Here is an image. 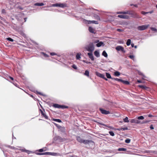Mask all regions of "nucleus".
<instances>
[{"label": "nucleus", "mask_w": 157, "mask_h": 157, "mask_svg": "<svg viewBox=\"0 0 157 157\" xmlns=\"http://www.w3.org/2000/svg\"><path fill=\"white\" fill-rule=\"evenodd\" d=\"M51 6L59 7L62 8H64L66 6V5L65 4L57 3L51 5Z\"/></svg>", "instance_id": "f257e3e1"}, {"label": "nucleus", "mask_w": 157, "mask_h": 157, "mask_svg": "<svg viewBox=\"0 0 157 157\" xmlns=\"http://www.w3.org/2000/svg\"><path fill=\"white\" fill-rule=\"evenodd\" d=\"M86 49L88 51H93L94 50V45L93 43H90L87 46Z\"/></svg>", "instance_id": "f03ea898"}, {"label": "nucleus", "mask_w": 157, "mask_h": 157, "mask_svg": "<svg viewBox=\"0 0 157 157\" xmlns=\"http://www.w3.org/2000/svg\"><path fill=\"white\" fill-rule=\"evenodd\" d=\"M149 26V25H142L138 26L137 29L139 30H143L147 29Z\"/></svg>", "instance_id": "7ed1b4c3"}, {"label": "nucleus", "mask_w": 157, "mask_h": 157, "mask_svg": "<svg viewBox=\"0 0 157 157\" xmlns=\"http://www.w3.org/2000/svg\"><path fill=\"white\" fill-rule=\"evenodd\" d=\"M53 106L54 108H57L58 109H64L68 108L67 106L63 105H60L57 104H54L53 105Z\"/></svg>", "instance_id": "20e7f679"}, {"label": "nucleus", "mask_w": 157, "mask_h": 157, "mask_svg": "<svg viewBox=\"0 0 157 157\" xmlns=\"http://www.w3.org/2000/svg\"><path fill=\"white\" fill-rule=\"evenodd\" d=\"M131 17L135 18H141V17L136 13L134 12H132V13H131Z\"/></svg>", "instance_id": "39448f33"}, {"label": "nucleus", "mask_w": 157, "mask_h": 157, "mask_svg": "<svg viewBox=\"0 0 157 157\" xmlns=\"http://www.w3.org/2000/svg\"><path fill=\"white\" fill-rule=\"evenodd\" d=\"M116 49L118 51H121L124 53H125V51L124 50L123 47L121 46H118L116 48Z\"/></svg>", "instance_id": "423d86ee"}, {"label": "nucleus", "mask_w": 157, "mask_h": 157, "mask_svg": "<svg viewBox=\"0 0 157 157\" xmlns=\"http://www.w3.org/2000/svg\"><path fill=\"white\" fill-rule=\"evenodd\" d=\"M99 110L102 114L106 115L110 113L109 111L106 110L102 108H100Z\"/></svg>", "instance_id": "0eeeda50"}, {"label": "nucleus", "mask_w": 157, "mask_h": 157, "mask_svg": "<svg viewBox=\"0 0 157 157\" xmlns=\"http://www.w3.org/2000/svg\"><path fill=\"white\" fill-rule=\"evenodd\" d=\"M82 143H83L85 144H88L89 143L94 144V142L91 140H83Z\"/></svg>", "instance_id": "6e6552de"}, {"label": "nucleus", "mask_w": 157, "mask_h": 157, "mask_svg": "<svg viewBox=\"0 0 157 157\" xmlns=\"http://www.w3.org/2000/svg\"><path fill=\"white\" fill-rule=\"evenodd\" d=\"M117 17H118L123 19H128L129 18V16L126 15H119Z\"/></svg>", "instance_id": "1a4fd4ad"}, {"label": "nucleus", "mask_w": 157, "mask_h": 157, "mask_svg": "<svg viewBox=\"0 0 157 157\" xmlns=\"http://www.w3.org/2000/svg\"><path fill=\"white\" fill-rule=\"evenodd\" d=\"M96 75L97 76L102 78H104L105 75L104 74H101L98 72H96Z\"/></svg>", "instance_id": "9d476101"}, {"label": "nucleus", "mask_w": 157, "mask_h": 157, "mask_svg": "<svg viewBox=\"0 0 157 157\" xmlns=\"http://www.w3.org/2000/svg\"><path fill=\"white\" fill-rule=\"evenodd\" d=\"M88 55L90 59L92 60H94V56L93 55V54L92 53H88Z\"/></svg>", "instance_id": "9b49d317"}, {"label": "nucleus", "mask_w": 157, "mask_h": 157, "mask_svg": "<svg viewBox=\"0 0 157 157\" xmlns=\"http://www.w3.org/2000/svg\"><path fill=\"white\" fill-rule=\"evenodd\" d=\"M76 140L78 141L80 143H82L83 140L79 136H77L76 137Z\"/></svg>", "instance_id": "f8f14e48"}, {"label": "nucleus", "mask_w": 157, "mask_h": 157, "mask_svg": "<svg viewBox=\"0 0 157 157\" xmlns=\"http://www.w3.org/2000/svg\"><path fill=\"white\" fill-rule=\"evenodd\" d=\"M88 24H91V23H93V24H98V22L97 21H88Z\"/></svg>", "instance_id": "ddd939ff"}, {"label": "nucleus", "mask_w": 157, "mask_h": 157, "mask_svg": "<svg viewBox=\"0 0 157 157\" xmlns=\"http://www.w3.org/2000/svg\"><path fill=\"white\" fill-rule=\"evenodd\" d=\"M94 17L95 19L99 21L100 20V17L97 14H94Z\"/></svg>", "instance_id": "4468645a"}, {"label": "nucleus", "mask_w": 157, "mask_h": 157, "mask_svg": "<svg viewBox=\"0 0 157 157\" xmlns=\"http://www.w3.org/2000/svg\"><path fill=\"white\" fill-rule=\"evenodd\" d=\"M35 6H41L44 5L43 3H36L34 4Z\"/></svg>", "instance_id": "2eb2a0df"}, {"label": "nucleus", "mask_w": 157, "mask_h": 157, "mask_svg": "<svg viewBox=\"0 0 157 157\" xmlns=\"http://www.w3.org/2000/svg\"><path fill=\"white\" fill-rule=\"evenodd\" d=\"M81 54L80 53H78L77 54L76 56V58L77 59H80L81 58L80 56Z\"/></svg>", "instance_id": "dca6fc26"}, {"label": "nucleus", "mask_w": 157, "mask_h": 157, "mask_svg": "<svg viewBox=\"0 0 157 157\" xmlns=\"http://www.w3.org/2000/svg\"><path fill=\"white\" fill-rule=\"evenodd\" d=\"M40 110L42 115L45 118V119H47L48 118L47 116L44 114V112L41 110Z\"/></svg>", "instance_id": "f3484780"}, {"label": "nucleus", "mask_w": 157, "mask_h": 157, "mask_svg": "<svg viewBox=\"0 0 157 157\" xmlns=\"http://www.w3.org/2000/svg\"><path fill=\"white\" fill-rule=\"evenodd\" d=\"M94 54L97 57H99L100 56L99 52L97 51H95L94 52Z\"/></svg>", "instance_id": "a211bd4d"}, {"label": "nucleus", "mask_w": 157, "mask_h": 157, "mask_svg": "<svg viewBox=\"0 0 157 157\" xmlns=\"http://www.w3.org/2000/svg\"><path fill=\"white\" fill-rule=\"evenodd\" d=\"M121 82H123V83H124L125 84L128 85L129 84V82L127 81H125V80H122Z\"/></svg>", "instance_id": "6ab92c4d"}, {"label": "nucleus", "mask_w": 157, "mask_h": 157, "mask_svg": "<svg viewBox=\"0 0 157 157\" xmlns=\"http://www.w3.org/2000/svg\"><path fill=\"white\" fill-rule=\"evenodd\" d=\"M89 31L91 33H94V29L91 27H89Z\"/></svg>", "instance_id": "aec40b11"}, {"label": "nucleus", "mask_w": 157, "mask_h": 157, "mask_svg": "<svg viewBox=\"0 0 157 157\" xmlns=\"http://www.w3.org/2000/svg\"><path fill=\"white\" fill-rule=\"evenodd\" d=\"M102 55L105 56V57H107L108 55L105 51H104L102 53Z\"/></svg>", "instance_id": "412c9836"}, {"label": "nucleus", "mask_w": 157, "mask_h": 157, "mask_svg": "<svg viewBox=\"0 0 157 157\" xmlns=\"http://www.w3.org/2000/svg\"><path fill=\"white\" fill-rule=\"evenodd\" d=\"M126 149L124 148H120L118 149V151H126Z\"/></svg>", "instance_id": "4be33fe9"}, {"label": "nucleus", "mask_w": 157, "mask_h": 157, "mask_svg": "<svg viewBox=\"0 0 157 157\" xmlns=\"http://www.w3.org/2000/svg\"><path fill=\"white\" fill-rule=\"evenodd\" d=\"M114 75L116 76H118L120 75V73L117 71H115L114 73Z\"/></svg>", "instance_id": "5701e85b"}, {"label": "nucleus", "mask_w": 157, "mask_h": 157, "mask_svg": "<svg viewBox=\"0 0 157 157\" xmlns=\"http://www.w3.org/2000/svg\"><path fill=\"white\" fill-rule=\"evenodd\" d=\"M105 74H106V76L107 77V78H112V77L111 76V75L110 74H109L108 73L106 72Z\"/></svg>", "instance_id": "b1692460"}, {"label": "nucleus", "mask_w": 157, "mask_h": 157, "mask_svg": "<svg viewBox=\"0 0 157 157\" xmlns=\"http://www.w3.org/2000/svg\"><path fill=\"white\" fill-rule=\"evenodd\" d=\"M103 44V43L102 42H100L96 44V46L98 47H100Z\"/></svg>", "instance_id": "393cba45"}, {"label": "nucleus", "mask_w": 157, "mask_h": 157, "mask_svg": "<svg viewBox=\"0 0 157 157\" xmlns=\"http://www.w3.org/2000/svg\"><path fill=\"white\" fill-rule=\"evenodd\" d=\"M131 40L130 39H128L127 40V41L126 42V44L127 46H129L130 44H131Z\"/></svg>", "instance_id": "a878e982"}, {"label": "nucleus", "mask_w": 157, "mask_h": 157, "mask_svg": "<svg viewBox=\"0 0 157 157\" xmlns=\"http://www.w3.org/2000/svg\"><path fill=\"white\" fill-rule=\"evenodd\" d=\"M53 120L54 121L57 122H59V123H60V122H62L59 119H53Z\"/></svg>", "instance_id": "bb28decb"}, {"label": "nucleus", "mask_w": 157, "mask_h": 157, "mask_svg": "<svg viewBox=\"0 0 157 157\" xmlns=\"http://www.w3.org/2000/svg\"><path fill=\"white\" fill-rule=\"evenodd\" d=\"M124 121L125 122H128L129 121L128 120V118L127 117H126L123 119Z\"/></svg>", "instance_id": "cd10ccee"}, {"label": "nucleus", "mask_w": 157, "mask_h": 157, "mask_svg": "<svg viewBox=\"0 0 157 157\" xmlns=\"http://www.w3.org/2000/svg\"><path fill=\"white\" fill-rule=\"evenodd\" d=\"M89 72L87 70H86L85 71V73H84V75L87 76H89Z\"/></svg>", "instance_id": "c85d7f7f"}, {"label": "nucleus", "mask_w": 157, "mask_h": 157, "mask_svg": "<svg viewBox=\"0 0 157 157\" xmlns=\"http://www.w3.org/2000/svg\"><path fill=\"white\" fill-rule=\"evenodd\" d=\"M131 140L129 139H128L125 140V142L126 143H129L130 142Z\"/></svg>", "instance_id": "c756f323"}, {"label": "nucleus", "mask_w": 157, "mask_h": 157, "mask_svg": "<svg viewBox=\"0 0 157 157\" xmlns=\"http://www.w3.org/2000/svg\"><path fill=\"white\" fill-rule=\"evenodd\" d=\"M128 57L132 59L133 61L135 60L134 56L133 55H130Z\"/></svg>", "instance_id": "7c9ffc66"}, {"label": "nucleus", "mask_w": 157, "mask_h": 157, "mask_svg": "<svg viewBox=\"0 0 157 157\" xmlns=\"http://www.w3.org/2000/svg\"><path fill=\"white\" fill-rule=\"evenodd\" d=\"M136 119H132L130 120V122L131 123H135Z\"/></svg>", "instance_id": "2f4dec72"}, {"label": "nucleus", "mask_w": 157, "mask_h": 157, "mask_svg": "<svg viewBox=\"0 0 157 157\" xmlns=\"http://www.w3.org/2000/svg\"><path fill=\"white\" fill-rule=\"evenodd\" d=\"M6 39L7 40L11 41V42H13L14 41V40L13 39H12L10 37L7 38H6Z\"/></svg>", "instance_id": "473e14b6"}, {"label": "nucleus", "mask_w": 157, "mask_h": 157, "mask_svg": "<svg viewBox=\"0 0 157 157\" xmlns=\"http://www.w3.org/2000/svg\"><path fill=\"white\" fill-rule=\"evenodd\" d=\"M109 133L110 135L112 136H114L115 135L114 132L112 131H109Z\"/></svg>", "instance_id": "72a5a7b5"}, {"label": "nucleus", "mask_w": 157, "mask_h": 157, "mask_svg": "<svg viewBox=\"0 0 157 157\" xmlns=\"http://www.w3.org/2000/svg\"><path fill=\"white\" fill-rule=\"evenodd\" d=\"M137 119L139 120H143L144 119V117L143 116H140L138 117Z\"/></svg>", "instance_id": "f704fd0d"}, {"label": "nucleus", "mask_w": 157, "mask_h": 157, "mask_svg": "<svg viewBox=\"0 0 157 157\" xmlns=\"http://www.w3.org/2000/svg\"><path fill=\"white\" fill-rule=\"evenodd\" d=\"M20 34L25 37H26V34L23 32H21Z\"/></svg>", "instance_id": "c9c22d12"}, {"label": "nucleus", "mask_w": 157, "mask_h": 157, "mask_svg": "<svg viewBox=\"0 0 157 157\" xmlns=\"http://www.w3.org/2000/svg\"><path fill=\"white\" fill-rule=\"evenodd\" d=\"M151 30L153 31H154L155 32H156L157 31V29L155 28L151 27Z\"/></svg>", "instance_id": "e433bc0d"}, {"label": "nucleus", "mask_w": 157, "mask_h": 157, "mask_svg": "<svg viewBox=\"0 0 157 157\" xmlns=\"http://www.w3.org/2000/svg\"><path fill=\"white\" fill-rule=\"evenodd\" d=\"M117 31H118L119 32H120V33L122 32L123 31V30L121 29H117Z\"/></svg>", "instance_id": "4c0bfd02"}, {"label": "nucleus", "mask_w": 157, "mask_h": 157, "mask_svg": "<svg viewBox=\"0 0 157 157\" xmlns=\"http://www.w3.org/2000/svg\"><path fill=\"white\" fill-rule=\"evenodd\" d=\"M72 67L75 70H77V66L75 64H73L72 65Z\"/></svg>", "instance_id": "58836bf2"}, {"label": "nucleus", "mask_w": 157, "mask_h": 157, "mask_svg": "<svg viewBox=\"0 0 157 157\" xmlns=\"http://www.w3.org/2000/svg\"><path fill=\"white\" fill-rule=\"evenodd\" d=\"M2 13L3 14H6V10L4 9H2Z\"/></svg>", "instance_id": "ea45409f"}, {"label": "nucleus", "mask_w": 157, "mask_h": 157, "mask_svg": "<svg viewBox=\"0 0 157 157\" xmlns=\"http://www.w3.org/2000/svg\"><path fill=\"white\" fill-rule=\"evenodd\" d=\"M141 13L142 14L145 15L146 14L148 13H147V12H145L144 11H142L141 12Z\"/></svg>", "instance_id": "a19ab883"}, {"label": "nucleus", "mask_w": 157, "mask_h": 157, "mask_svg": "<svg viewBox=\"0 0 157 157\" xmlns=\"http://www.w3.org/2000/svg\"><path fill=\"white\" fill-rule=\"evenodd\" d=\"M132 11H127V14L131 15V13H132Z\"/></svg>", "instance_id": "79ce46f5"}, {"label": "nucleus", "mask_w": 157, "mask_h": 157, "mask_svg": "<svg viewBox=\"0 0 157 157\" xmlns=\"http://www.w3.org/2000/svg\"><path fill=\"white\" fill-rule=\"evenodd\" d=\"M25 152L27 153L28 154H30L31 152V151L26 150H25Z\"/></svg>", "instance_id": "37998d69"}, {"label": "nucleus", "mask_w": 157, "mask_h": 157, "mask_svg": "<svg viewBox=\"0 0 157 157\" xmlns=\"http://www.w3.org/2000/svg\"><path fill=\"white\" fill-rule=\"evenodd\" d=\"M25 152L27 153L28 154H30L31 152V151L26 150H25Z\"/></svg>", "instance_id": "c03bdc74"}, {"label": "nucleus", "mask_w": 157, "mask_h": 157, "mask_svg": "<svg viewBox=\"0 0 157 157\" xmlns=\"http://www.w3.org/2000/svg\"><path fill=\"white\" fill-rule=\"evenodd\" d=\"M150 128L151 129H154V128L153 126V125L152 124H151L150 127Z\"/></svg>", "instance_id": "a18cd8bd"}, {"label": "nucleus", "mask_w": 157, "mask_h": 157, "mask_svg": "<svg viewBox=\"0 0 157 157\" xmlns=\"http://www.w3.org/2000/svg\"><path fill=\"white\" fill-rule=\"evenodd\" d=\"M136 122L135 123L139 124L140 123V121L139 120H138L136 119Z\"/></svg>", "instance_id": "49530a36"}, {"label": "nucleus", "mask_w": 157, "mask_h": 157, "mask_svg": "<svg viewBox=\"0 0 157 157\" xmlns=\"http://www.w3.org/2000/svg\"><path fill=\"white\" fill-rule=\"evenodd\" d=\"M116 80L118 82H121V81H122V79H119V78H116Z\"/></svg>", "instance_id": "de8ad7c7"}, {"label": "nucleus", "mask_w": 157, "mask_h": 157, "mask_svg": "<svg viewBox=\"0 0 157 157\" xmlns=\"http://www.w3.org/2000/svg\"><path fill=\"white\" fill-rule=\"evenodd\" d=\"M122 129H123V131L127 130H128V128L127 127L122 128Z\"/></svg>", "instance_id": "09e8293b"}, {"label": "nucleus", "mask_w": 157, "mask_h": 157, "mask_svg": "<svg viewBox=\"0 0 157 157\" xmlns=\"http://www.w3.org/2000/svg\"><path fill=\"white\" fill-rule=\"evenodd\" d=\"M140 87L143 88H145L146 87V86H140Z\"/></svg>", "instance_id": "8fccbe9b"}, {"label": "nucleus", "mask_w": 157, "mask_h": 157, "mask_svg": "<svg viewBox=\"0 0 157 157\" xmlns=\"http://www.w3.org/2000/svg\"><path fill=\"white\" fill-rule=\"evenodd\" d=\"M122 14H127V11H122Z\"/></svg>", "instance_id": "3c124183"}, {"label": "nucleus", "mask_w": 157, "mask_h": 157, "mask_svg": "<svg viewBox=\"0 0 157 157\" xmlns=\"http://www.w3.org/2000/svg\"><path fill=\"white\" fill-rule=\"evenodd\" d=\"M50 54L52 56H54L56 55V54L54 52H52L50 53Z\"/></svg>", "instance_id": "603ef678"}, {"label": "nucleus", "mask_w": 157, "mask_h": 157, "mask_svg": "<svg viewBox=\"0 0 157 157\" xmlns=\"http://www.w3.org/2000/svg\"><path fill=\"white\" fill-rule=\"evenodd\" d=\"M154 12V11L152 10H151L149 12H147V13H152L153 12Z\"/></svg>", "instance_id": "864d4df0"}, {"label": "nucleus", "mask_w": 157, "mask_h": 157, "mask_svg": "<svg viewBox=\"0 0 157 157\" xmlns=\"http://www.w3.org/2000/svg\"><path fill=\"white\" fill-rule=\"evenodd\" d=\"M118 131H121L123 130V129H122V128H117L116 129Z\"/></svg>", "instance_id": "5fc2aeb1"}, {"label": "nucleus", "mask_w": 157, "mask_h": 157, "mask_svg": "<svg viewBox=\"0 0 157 157\" xmlns=\"http://www.w3.org/2000/svg\"><path fill=\"white\" fill-rule=\"evenodd\" d=\"M83 62L87 63V64H89V63H91L90 62H87V61H86L85 60H84L83 61Z\"/></svg>", "instance_id": "6e6d98bb"}, {"label": "nucleus", "mask_w": 157, "mask_h": 157, "mask_svg": "<svg viewBox=\"0 0 157 157\" xmlns=\"http://www.w3.org/2000/svg\"><path fill=\"white\" fill-rule=\"evenodd\" d=\"M130 6H134L135 7H137V5L136 4H135V5H133V4H130Z\"/></svg>", "instance_id": "4d7b16f0"}, {"label": "nucleus", "mask_w": 157, "mask_h": 157, "mask_svg": "<svg viewBox=\"0 0 157 157\" xmlns=\"http://www.w3.org/2000/svg\"><path fill=\"white\" fill-rule=\"evenodd\" d=\"M99 124L101 125H103L104 126H105L107 127V125H105V124H102V123H99Z\"/></svg>", "instance_id": "13d9d810"}, {"label": "nucleus", "mask_w": 157, "mask_h": 157, "mask_svg": "<svg viewBox=\"0 0 157 157\" xmlns=\"http://www.w3.org/2000/svg\"><path fill=\"white\" fill-rule=\"evenodd\" d=\"M138 74L139 75H143V73H142L141 72H138Z\"/></svg>", "instance_id": "bf43d9fd"}, {"label": "nucleus", "mask_w": 157, "mask_h": 157, "mask_svg": "<svg viewBox=\"0 0 157 157\" xmlns=\"http://www.w3.org/2000/svg\"><path fill=\"white\" fill-rule=\"evenodd\" d=\"M148 117H153V115H151V114H149L148 115Z\"/></svg>", "instance_id": "052dcab7"}, {"label": "nucleus", "mask_w": 157, "mask_h": 157, "mask_svg": "<svg viewBox=\"0 0 157 157\" xmlns=\"http://www.w3.org/2000/svg\"><path fill=\"white\" fill-rule=\"evenodd\" d=\"M43 150L42 149H40L39 150V151L40 152H43Z\"/></svg>", "instance_id": "680f3d73"}, {"label": "nucleus", "mask_w": 157, "mask_h": 157, "mask_svg": "<svg viewBox=\"0 0 157 157\" xmlns=\"http://www.w3.org/2000/svg\"><path fill=\"white\" fill-rule=\"evenodd\" d=\"M148 122V121H144L142 123H141L142 124H144V123H147Z\"/></svg>", "instance_id": "e2e57ef3"}, {"label": "nucleus", "mask_w": 157, "mask_h": 157, "mask_svg": "<svg viewBox=\"0 0 157 157\" xmlns=\"http://www.w3.org/2000/svg\"><path fill=\"white\" fill-rule=\"evenodd\" d=\"M108 127L110 129H113V128L112 126H109Z\"/></svg>", "instance_id": "0e129e2a"}, {"label": "nucleus", "mask_w": 157, "mask_h": 157, "mask_svg": "<svg viewBox=\"0 0 157 157\" xmlns=\"http://www.w3.org/2000/svg\"><path fill=\"white\" fill-rule=\"evenodd\" d=\"M103 78L106 81L108 80V79L107 78H105V76H104V78Z\"/></svg>", "instance_id": "69168bd1"}, {"label": "nucleus", "mask_w": 157, "mask_h": 157, "mask_svg": "<svg viewBox=\"0 0 157 157\" xmlns=\"http://www.w3.org/2000/svg\"><path fill=\"white\" fill-rule=\"evenodd\" d=\"M43 54H44V56H46V57H48V56L47 54H44V53H43Z\"/></svg>", "instance_id": "338daca9"}, {"label": "nucleus", "mask_w": 157, "mask_h": 157, "mask_svg": "<svg viewBox=\"0 0 157 157\" xmlns=\"http://www.w3.org/2000/svg\"><path fill=\"white\" fill-rule=\"evenodd\" d=\"M117 13H118V14H122V11L118 12H117Z\"/></svg>", "instance_id": "774afa93"}]
</instances>
